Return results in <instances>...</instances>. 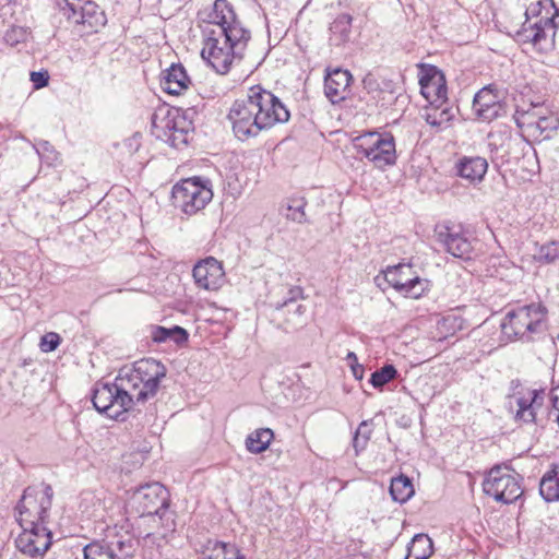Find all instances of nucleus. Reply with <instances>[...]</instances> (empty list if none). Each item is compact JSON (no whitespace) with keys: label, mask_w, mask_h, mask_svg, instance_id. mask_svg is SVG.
<instances>
[{"label":"nucleus","mask_w":559,"mask_h":559,"mask_svg":"<svg viewBox=\"0 0 559 559\" xmlns=\"http://www.w3.org/2000/svg\"><path fill=\"white\" fill-rule=\"evenodd\" d=\"M191 81L181 63H173L163 72L162 88L171 95H179L188 90Z\"/></svg>","instance_id":"4be33fe9"},{"label":"nucleus","mask_w":559,"mask_h":559,"mask_svg":"<svg viewBox=\"0 0 559 559\" xmlns=\"http://www.w3.org/2000/svg\"><path fill=\"white\" fill-rule=\"evenodd\" d=\"M115 547L117 559H128L134 556L138 548V540L130 536L120 538L115 543Z\"/></svg>","instance_id":"e433bc0d"},{"label":"nucleus","mask_w":559,"mask_h":559,"mask_svg":"<svg viewBox=\"0 0 559 559\" xmlns=\"http://www.w3.org/2000/svg\"><path fill=\"white\" fill-rule=\"evenodd\" d=\"M539 493L546 502L559 501V464L542 477Z\"/></svg>","instance_id":"393cba45"},{"label":"nucleus","mask_w":559,"mask_h":559,"mask_svg":"<svg viewBox=\"0 0 559 559\" xmlns=\"http://www.w3.org/2000/svg\"><path fill=\"white\" fill-rule=\"evenodd\" d=\"M456 169L460 177L478 183L483 181L488 170V162L480 156H464L457 162Z\"/></svg>","instance_id":"5701e85b"},{"label":"nucleus","mask_w":559,"mask_h":559,"mask_svg":"<svg viewBox=\"0 0 559 559\" xmlns=\"http://www.w3.org/2000/svg\"><path fill=\"white\" fill-rule=\"evenodd\" d=\"M25 37V33L22 31V28H12L11 31L7 32L5 34V40L7 43L14 45L19 43L20 40H23Z\"/></svg>","instance_id":"37998d69"},{"label":"nucleus","mask_w":559,"mask_h":559,"mask_svg":"<svg viewBox=\"0 0 559 559\" xmlns=\"http://www.w3.org/2000/svg\"><path fill=\"white\" fill-rule=\"evenodd\" d=\"M193 131L189 110L171 107L163 116L155 114L152 120V133L155 138L176 148L186 146Z\"/></svg>","instance_id":"39448f33"},{"label":"nucleus","mask_w":559,"mask_h":559,"mask_svg":"<svg viewBox=\"0 0 559 559\" xmlns=\"http://www.w3.org/2000/svg\"><path fill=\"white\" fill-rule=\"evenodd\" d=\"M483 490L496 501L506 504L516 501L523 495L519 474L507 466L492 467L483 481Z\"/></svg>","instance_id":"9b49d317"},{"label":"nucleus","mask_w":559,"mask_h":559,"mask_svg":"<svg viewBox=\"0 0 559 559\" xmlns=\"http://www.w3.org/2000/svg\"><path fill=\"white\" fill-rule=\"evenodd\" d=\"M354 146L377 168L383 169L396 163L395 142L390 133L368 132L357 136Z\"/></svg>","instance_id":"9d476101"},{"label":"nucleus","mask_w":559,"mask_h":559,"mask_svg":"<svg viewBox=\"0 0 559 559\" xmlns=\"http://www.w3.org/2000/svg\"><path fill=\"white\" fill-rule=\"evenodd\" d=\"M371 420H364L359 424L357 430H356V433L357 435H360V437H362V439L366 438V441L368 442L369 439H370V436H371Z\"/></svg>","instance_id":"c03bdc74"},{"label":"nucleus","mask_w":559,"mask_h":559,"mask_svg":"<svg viewBox=\"0 0 559 559\" xmlns=\"http://www.w3.org/2000/svg\"><path fill=\"white\" fill-rule=\"evenodd\" d=\"M129 507L140 518L158 516L162 521L169 507V492L160 483L142 485L133 491Z\"/></svg>","instance_id":"1a4fd4ad"},{"label":"nucleus","mask_w":559,"mask_h":559,"mask_svg":"<svg viewBox=\"0 0 559 559\" xmlns=\"http://www.w3.org/2000/svg\"><path fill=\"white\" fill-rule=\"evenodd\" d=\"M202 15L206 25L201 56L217 73L226 74L235 60L242 59L251 33L227 0H215Z\"/></svg>","instance_id":"f03ea898"},{"label":"nucleus","mask_w":559,"mask_h":559,"mask_svg":"<svg viewBox=\"0 0 559 559\" xmlns=\"http://www.w3.org/2000/svg\"><path fill=\"white\" fill-rule=\"evenodd\" d=\"M550 401L554 409L557 412L556 415H559V384L551 389Z\"/></svg>","instance_id":"a18cd8bd"},{"label":"nucleus","mask_w":559,"mask_h":559,"mask_svg":"<svg viewBox=\"0 0 559 559\" xmlns=\"http://www.w3.org/2000/svg\"><path fill=\"white\" fill-rule=\"evenodd\" d=\"M307 205V201L305 198H296L289 200L286 206L285 216L287 219L296 222L298 224H302L307 222L305 206Z\"/></svg>","instance_id":"473e14b6"},{"label":"nucleus","mask_w":559,"mask_h":559,"mask_svg":"<svg viewBox=\"0 0 559 559\" xmlns=\"http://www.w3.org/2000/svg\"><path fill=\"white\" fill-rule=\"evenodd\" d=\"M150 336L155 343H164L171 340L176 344H182L188 341L189 334L183 328L178 325L170 329L159 325H151Z\"/></svg>","instance_id":"a878e982"},{"label":"nucleus","mask_w":559,"mask_h":559,"mask_svg":"<svg viewBox=\"0 0 559 559\" xmlns=\"http://www.w3.org/2000/svg\"><path fill=\"white\" fill-rule=\"evenodd\" d=\"M397 376V370L393 365H384L382 368L371 373L369 382L376 389L383 388L386 383L394 380Z\"/></svg>","instance_id":"72a5a7b5"},{"label":"nucleus","mask_w":559,"mask_h":559,"mask_svg":"<svg viewBox=\"0 0 559 559\" xmlns=\"http://www.w3.org/2000/svg\"><path fill=\"white\" fill-rule=\"evenodd\" d=\"M473 111L481 121L490 122L504 115V105L490 86L483 87L474 96Z\"/></svg>","instance_id":"6ab92c4d"},{"label":"nucleus","mask_w":559,"mask_h":559,"mask_svg":"<svg viewBox=\"0 0 559 559\" xmlns=\"http://www.w3.org/2000/svg\"><path fill=\"white\" fill-rule=\"evenodd\" d=\"M407 549L408 556L415 559H429L433 554V543L428 535L416 534Z\"/></svg>","instance_id":"cd10ccee"},{"label":"nucleus","mask_w":559,"mask_h":559,"mask_svg":"<svg viewBox=\"0 0 559 559\" xmlns=\"http://www.w3.org/2000/svg\"><path fill=\"white\" fill-rule=\"evenodd\" d=\"M526 20L516 33L518 40L539 49L551 48L559 27V9L554 0H539L525 11Z\"/></svg>","instance_id":"20e7f679"},{"label":"nucleus","mask_w":559,"mask_h":559,"mask_svg":"<svg viewBox=\"0 0 559 559\" xmlns=\"http://www.w3.org/2000/svg\"><path fill=\"white\" fill-rule=\"evenodd\" d=\"M438 241L444 250L455 258L469 260L473 253V242L468 236L455 226H442L437 231Z\"/></svg>","instance_id":"f3484780"},{"label":"nucleus","mask_w":559,"mask_h":559,"mask_svg":"<svg viewBox=\"0 0 559 559\" xmlns=\"http://www.w3.org/2000/svg\"><path fill=\"white\" fill-rule=\"evenodd\" d=\"M535 397H519L516 399L518 411L515 419L523 423H533L535 420V412L533 408V402Z\"/></svg>","instance_id":"c9c22d12"},{"label":"nucleus","mask_w":559,"mask_h":559,"mask_svg":"<svg viewBox=\"0 0 559 559\" xmlns=\"http://www.w3.org/2000/svg\"><path fill=\"white\" fill-rule=\"evenodd\" d=\"M21 527L23 532L15 539L16 548L32 558L43 557L51 546V531L47 525Z\"/></svg>","instance_id":"4468645a"},{"label":"nucleus","mask_w":559,"mask_h":559,"mask_svg":"<svg viewBox=\"0 0 559 559\" xmlns=\"http://www.w3.org/2000/svg\"><path fill=\"white\" fill-rule=\"evenodd\" d=\"M384 281L405 297L419 298L428 288V282L415 274L411 264L388 266Z\"/></svg>","instance_id":"f8f14e48"},{"label":"nucleus","mask_w":559,"mask_h":559,"mask_svg":"<svg viewBox=\"0 0 559 559\" xmlns=\"http://www.w3.org/2000/svg\"><path fill=\"white\" fill-rule=\"evenodd\" d=\"M289 117L281 99L259 85L251 87L246 98L236 99L227 115L233 132L240 141L254 138L276 123L286 122Z\"/></svg>","instance_id":"7ed1b4c3"},{"label":"nucleus","mask_w":559,"mask_h":559,"mask_svg":"<svg viewBox=\"0 0 559 559\" xmlns=\"http://www.w3.org/2000/svg\"><path fill=\"white\" fill-rule=\"evenodd\" d=\"M536 259L542 263L555 262L559 259V245L556 242L543 245L536 254Z\"/></svg>","instance_id":"4c0bfd02"},{"label":"nucleus","mask_w":559,"mask_h":559,"mask_svg":"<svg viewBox=\"0 0 559 559\" xmlns=\"http://www.w3.org/2000/svg\"><path fill=\"white\" fill-rule=\"evenodd\" d=\"M206 559H242L236 546L218 540H209Z\"/></svg>","instance_id":"c85d7f7f"},{"label":"nucleus","mask_w":559,"mask_h":559,"mask_svg":"<svg viewBox=\"0 0 559 559\" xmlns=\"http://www.w3.org/2000/svg\"><path fill=\"white\" fill-rule=\"evenodd\" d=\"M353 76L347 70L335 69L324 80V93L331 103L337 104L349 94Z\"/></svg>","instance_id":"412c9836"},{"label":"nucleus","mask_w":559,"mask_h":559,"mask_svg":"<svg viewBox=\"0 0 559 559\" xmlns=\"http://www.w3.org/2000/svg\"><path fill=\"white\" fill-rule=\"evenodd\" d=\"M274 433L269 428H260L251 432L246 439V448L250 453L259 454L264 452L272 439Z\"/></svg>","instance_id":"bb28decb"},{"label":"nucleus","mask_w":559,"mask_h":559,"mask_svg":"<svg viewBox=\"0 0 559 559\" xmlns=\"http://www.w3.org/2000/svg\"><path fill=\"white\" fill-rule=\"evenodd\" d=\"M546 318V308L540 304L518 307L507 312L501 322L502 334L509 338H522L540 331Z\"/></svg>","instance_id":"0eeeda50"},{"label":"nucleus","mask_w":559,"mask_h":559,"mask_svg":"<svg viewBox=\"0 0 559 559\" xmlns=\"http://www.w3.org/2000/svg\"><path fill=\"white\" fill-rule=\"evenodd\" d=\"M166 373V367L153 358L141 359L132 366H124L112 383H95L92 395L93 405L98 413L118 419L135 403H143L154 397Z\"/></svg>","instance_id":"f257e3e1"},{"label":"nucleus","mask_w":559,"mask_h":559,"mask_svg":"<svg viewBox=\"0 0 559 559\" xmlns=\"http://www.w3.org/2000/svg\"><path fill=\"white\" fill-rule=\"evenodd\" d=\"M352 16L347 13L340 14L330 26V41L334 46H341L349 40L352 32Z\"/></svg>","instance_id":"b1692460"},{"label":"nucleus","mask_w":559,"mask_h":559,"mask_svg":"<svg viewBox=\"0 0 559 559\" xmlns=\"http://www.w3.org/2000/svg\"><path fill=\"white\" fill-rule=\"evenodd\" d=\"M304 297V289L300 286H292L287 292V296L282 300L274 304V308L278 311L287 309L293 310L290 317L285 321L286 329H297L305 324L304 314L306 307L302 305H296V301Z\"/></svg>","instance_id":"aec40b11"},{"label":"nucleus","mask_w":559,"mask_h":559,"mask_svg":"<svg viewBox=\"0 0 559 559\" xmlns=\"http://www.w3.org/2000/svg\"><path fill=\"white\" fill-rule=\"evenodd\" d=\"M213 192L209 180L192 177L176 183L171 191L173 203L187 215L203 210L212 200Z\"/></svg>","instance_id":"6e6552de"},{"label":"nucleus","mask_w":559,"mask_h":559,"mask_svg":"<svg viewBox=\"0 0 559 559\" xmlns=\"http://www.w3.org/2000/svg\"><path fill=\"white\" fill-rule=\"evenodd\" d=\"M419 85L423 96L431 104L447 103V83L443 73L435 66L420 63Z\"/></svg>","instance_id":"2eb2a0df"},{"label":"nucleus","mask_w":559,"mask_h":559,"mask_svg":"<svg viewBox=\"0 0 559 559\" xmlns=\"http://www.w3.org/2000/svg\"><path fill=\"white\" fill-rule=\"evenodd\" d=\"M61 12L67 20L78 26H81L82 33H94L106 23V17L99 7L93 1L71 2L61 5Z\"/></svg>","instance_id":"ddd939ff"},{"label":"nucleus","mask_w":559,"mask_h":559,"mask_svg":"<svg viewBox=\"0 0 559 559\" xmlns=\"http://www.w3.org/2000/svg\"><path fill=\"white\" fill-rule=\"evenodd\" d=\"M346 360L348 361L349 367L352 364H358L357 355L354 352L347 353Z\"/></svg>","instance_id":"09e8293b"},{"label":"nucleus","mask_w":559,"mask_h":559,"mask_svg":"<svg viewBox=\"0 0 559 559\" xmlns=\"http://www.w3.org/2000/svg\"><path fill=\"white\" fill-rule=\"evenodd\" d=\"M71 2H84L83 0H63V4L62 5H67V3H71Z\"/></svg>","instance_id":"8fccbe9b"},{"label":"nucleus","mask_w":559,"mask_h":559,"mask_svg":"<svg viewBox=\"0 0 559 559\" xmlns=\"http://www.w3.org/2000/svg\"><path fill=\"white\" fill-rule=\"evenodd\" d=\"M60 336L55 332L46 333L40 340V349L44 353L53 352L60 344Z\"/></svg>","instance_id":"58836bf2"},{"label":"nucleus","mask_w":559,"mask_h":559,"mask_svg":"<svg viewBox=\"0 0 559 559\" xmlns=\"http://www.w3.org/2000/svg\"><path fill=\"white\" fill-rule=\"evenodd\" d=\"M192 276L198 287L206 290H217L225 283L223 264L213 257L199 261L192 270Z\"/></svg>","instance_id":"a211bd4d"},{"label":"nucleus","mask_w":559,"mask_h":559,"mask_svg":"<svg viewBox=\"0 0 559 559\" xmlns=\"http://www.w3.org/2000/svg\"><path fill=\"white\" fill-rule=\"evenodd\" d=\"M367 443L368 442L366 441V438L362 439V437H360V435H357L355 432V436L353 438V445H354L356 452L364 450L366 448Z\"/></svg>","instance_id":"49530a36"},{"label":"nucleus","mask_w":559,"mask_h":559,"mask_svg":"<svg viewBox=\"0 0 559 559\" xmlns=\"http://www.w3.org/2000/svg\"><path fill=\"white\" fill-rule=\"evenodd\" d=\"M352 373L357 380H361L364 378L365 369L364 366L358 364H352L350 366Z\"/></svg>","instance_id":"de8ad7c7"},{"label":"nucleus","mask_w":559,"mask_h":559,"mask_svg":"<svg viewBox=\"0 0 559 559\" xmlns=\"http://www.w3.org/2000/svg\"><path fill=\"white\" fill-rule=\"evenodd\" d=\"M83 559H117V554L112 546L93 542L83 548Z\"/></svg>","instance_id":"2f4dec72"},{"label":"nucleus","mask_w":559,"mask_h":559,"mask_svg":"<svg viewBox=\"0 0 559 559\" xmlns=\"http://www.w3.org/2000/svg\"><path fill=\"white\" fill-rule=\"evenodd\" d=\"M53 489L43 484L41 488L27 487L16 506L17 521L21 526L46 525L52 506Z\"/></svg>","instance_id":"423d86ee"},{"label":"nucleus","mask_w":559,"mask_h":559,"mask_svg":"<svg viewBox=\"0 0 559 559\" xmlns=\"http://www.w3.org/2000/svg\"><path fill=\"white\" fill-rule=\"evenodd\" d=\"M443 105L444 104L437 103L432 105L433 107L426 114L425 120L429 126L442 128L453 119L454 114L452 108Z\"/></svg>","instance_id":"7c9ffc66"},{"label":"nucleus","mask_w":559,"mask_h":559,"mask_svg":"<svg viewBox=\"0 0 559 559\" xmlns=\"http://www.w3.org/2000/svg\"><path fill=\"white\" fill-rule=\"evenodd\" d=\"M29 80L33 83L34 90H40L48 85L49 73L47 70L32 71L29 74Z\"/></svg>","instance_id":"a19ab883"},{"label":"nucleus","mask_w":559,"mask_h":559,"mask_svg":"<svg viewBox=\"0 0 559 559\" xmlns=\"http://www.w3.org/2000/svg\"><path fill=\"white\" fill-rule=\"evenodd\" d=\"M390 493L394 501L406 502L414 495V487L407 476L401 475L391 481Z\"/></svg>","instance_id":"c756f323"},{"label":"nucleus","mask_w":559,"mask_h":559,"mask_svg":"<svg viewBox=\"0 0 559 559\" xmlns=\"http://www.w3.org/2000/svg\"><path fill=\"white\" fill-rule=\"evenodd\" d=\"M510 139V135H507L506 133H489L488 134V146L490 147V151H497L499 146H502L504 144V141Z\"/></svg>","instance_id":"79ce46f5"},{"label":"nucleus","mask_w":559,"mask_h":559,"mask_svg":"<svg viewBox=\"0 0 559 559\" xmlns=\"http://www.w3.org/2000/svg\"><path fill=\"white\" fill-rule=\"evenodd\" d=\"M437 329L444 338L454 335L456 331L462 329V319L454 314L443 317L438 321Z\"/></svg>","instance_id":"f704fd0d"},{"label":"nucleus","mask_w":559,"mask_h":559,"mask_svg":"<svg viewBox=\"0 0 559 559\" xmlns=\"http://www.w3.org/2000/svg\"><path fill=\"white\" fill-rule=\"evenodd\" d=\"M38 154L41 156L43 159L46 160L48 164H53L58 159V153L53 148V146L47 142L44 141L39 144V148H37Z\"/></svg>","instance_id":"ea45409f"},{"label":"nucleus","mask_w":559,"mask_h":559,"mask_svg":"<svg viewBox=\"0 0 559 559\" xmlns=\"http://www.w3.org/2000/svg\"><path fill=\"white\" fill-rule=\"evenodd\" d=\"M519 126L525 124L533 130V134L549 139L551 132L559 128V118L542 106H533L530 110L523 111L521 118H516Z\"/></svg>","instance_id":"dca6fc26"}]
</instances>
